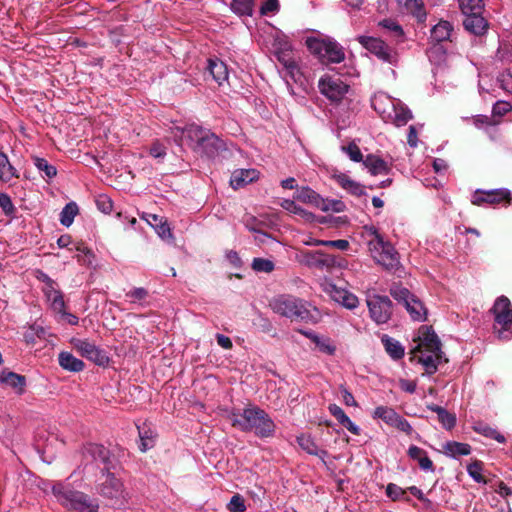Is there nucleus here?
I'll return each instance as SVG.
<instances>
[{
	"instance_id": "41",
	"label": "nucleus",
	"mask_w": 512,
	"mask_h": 512,
	"mask_svg": "<svg viewBox=\"0 0 512 512\" xmlns=\"http://www.w3.org/2000/svg\"><path fill=\"white\" fill-rule=\"evenodd\" d=\"M47 296L51 302V307L55 312L62 314L64 311H66L63 294L60 291L52 290L47 294Z\"/></svg>"
},
{
	"instance_id": "1",
	"label": "nucleus",
	"mask_w": 512,
	"mask_h": 512,
	"mask_svg": "<svg viewBox=\"0 0 512 512\" xmlns=\"http://www.w3.org/2000/svg\"><path fill=\"white\" fill-rule=\"evenodd\" d=\"M231 424L243 432H254L259 438L273 437L276 425L269 414L258 406H248L243 411H232Z\"/></svg>"
},
{
	"instance_id": "36",
	"label": "nucleus",
	"mask_w": 512,
	"mask_h": 512,
	"mask_svg": "<svg viewBox=\"0 0 512 512\" xmlns=\"http://www.w3.org/2000/svg\"><path fill=\"white\" fill-rule=\"evenodd\" d=\"M379 26L386 29L397 41H402L404 37L403 28L393 19H384L379 22Z\"/></svg>"
},
{
	"instance_id": "64",
	"label": "nucleus",
	"mask_w": 512,
	"mask_h": 512,
	"mask_svg": "<svg viewBox=\"0 0 512 512\" xmlns=\"http://www.w3.org/2000/svg\"><path fill=\"white\" fill-rule=\"evenodd\" d=\"M148 296V291L145 288L139 287L126 293V297L131 298L133 301L143 300Z\"/></svg>"
},
{
	"instance_id": "48",
	"label": "nucleus",
	"mask_w": 512,
	"mask_h": 512,
	"mask_svg": "<svg viewBox=\"0 0 512 512\" xmlns=\"http://www.w3.org/2000/svg\"><path fill=\"white\" fill-rule=\"evenodd\" d=\"M318 208L324 212L331 210L333 212L339 213V212H343L345 210L346 206H345L344 202L341 200H336V199L325 200V199H323V203H321V205H319Z\"/></svg>"
},
{
	"instance_id": "3",
	"label": "nucleus",
	"mask_w": 512,
	"mask_h": 512,
	"mask_svg": "<svg viewBox=\"0 0 512 512\" xmlns=\"http://www.w3.org/2000/svg\"><path fill=\"white\" fill-rule=\"evenodd\" d=\"M52 492L57 501L64 507L75 512H98L99 503L96 498L74 490L69 485L57 483L53 485Z\"/></svg>"
},
{
	"instance_id": "26",
	"label": "nucleus",
	"mask_w": 512,
	"mask_h": 512,
	"mask_svg": "<svg viewBox=\"0 0 512 512\" xmlns=\"http://www.w3.org/2000/svg\"><path fill=\"white\" fill-rule=\"evenodd\" d=\"M410 317L414 321H425L427 316L426 308L423 303L414 295L404 305Z\"/></svg>"
},
{
	"instance_id": "55",
	"label": "nucleus",
	"mask_w": 512,
	"mask_h": 512,
	"mask_svg": "<svg viewBox=\"0 0 512 512\" xmlns=\"http://www.w3.org/2000/svg\"><path fill=\"white\" fill-rule=\"evenodd\" d=\"M412 118L411 112L407 108L395 109L394 123L397 126H403Z\"/></svg>"
},
{
	"instance_id": "21",
	"label": "nucleus",
	"mask_w": 512,
	"mask_h": 512,
	"mask_svg": "<svg viewBox=\"0 0 512 512\" xmlns=\"http://www.w3.org/2000/svg\"><path fill=\"white\" fill-rule=\"evenodd\" d=\"M336 182L347 192L355 196L365 195V187L360 183L352 180L348 175L339 173L333 175Z\"/></svg>"
},
{
	"instance_id": "62",
	"label": "nucleus",
	"mask_w": 512,
	"mask_h": 512,
	"mask_svg": "<svg viewBox=\"0 0 512 512\" xmlns=\"http://www.w3.org/2000/svg\"><path fill=\"white\" fill-rule=\"evenodd\" d=\"M316 346L319 348L320 351L328 354L333 355L336 351V347L331 344V342L327 340H322L320 337L318 338V343H315Z\"/></svg>"
},
{
	"instance_id": "17",
	"label": "nucleus",
	"mask_w": 512,
	"mask_h": 512,
	"mask_svg": "<svg viewBox=\"0 0 512 512\" xmlns=\"http://www.w3.org/2000/svg\"><path fill=\"white\" fill-rule=\"evenodd\" d=\"M463 14L465 15V18L463 19V26L467 31L475 35H482L486 31L488 23L482 17V13H477V11H473L471 13Z\"/></svg>"
},
{
	"instance_id": "49",
	"label": "nucleus",
	"mask_w": 512,
	"mask_h": 512,
	"mask_svg": "<svg viewBox=\"0 0 512 512\" xmlns=\"http://www.w3.org/2000/svg\"><path fill=\"white\" fill-rule=\"evenodd\" d=\"M405 6L417 18L426 17L422 0H405Z\"/></svg>"
},
{
	"instance_id": "2",
	"label": "nucleus",
	"mask_w": 512,
	"mask_h": 512,
	"mask_svg": "<svg viewBox=\"0 0 512 512\" xmlns=\"http://www.w3.org/2000/svg\"><path fill=\"white\" fill-rule=\"evenodd\" d=\"M270 306L272 310L292 321H301L307 324H316L321 320L319 309L309 302L290 295L275 298Z\"/></svg>"
},
{
	"instance_id": "19",
	"label": "nucleus",
	"mask_w": 512,
	"mask_h": 512,
	"mask_svg": "<svg viewBox=\"0 0 512 512\" xmlns=\"http://www.w3.org/2000/svg\"><path fill=\"white\" fill-rule=\"evenodd\" d=\"M259 177V172L255 169H238L235 170L230 178V184L234 189L243 187Z\"/></svg>"
},
{
	"instance_id": "53",
	"label": "nucleus",
	"mask_w": 512,
	"mask_h": 512,
	"mask_svg": "<svg viewBox=\"0 0 512 512\" xmlns=\"http://www.w3.org/2000/svg\"><path fill=\"white\" fill-rule=\"evenodd\" d=\"M421 353L422 355L419 357V362L425 367L429 374H434L437 371V364L433 354H425L423 351Z\"/></svg>"
},
{
	"instance_id": "47",
	"label": "nucleus",
	"mask_w": 512,
	"mask_h": 512,
	"mask_svg": "<svg viewBox=\"0 0 512 512\" xmlns=\"http://www.w3.org/2000/svg\"><path fill=\"white\" fill-rule=\"evenodd\" d=\"M364 236L367 240L368 249L372 248L377 240H384L383 236L379 233L378 229L373 225H366L363 227Z\"/></svg>"
},
{
	"instance_id": "18",
	"label": "nucleus",
	"mask_w": 512,
	"mask_h": 512,
	"mask_svg": "<svg viewBox=\"0 0 512 512\" xmlns=\"http://www.w3.org/2000/svg\"><path fill=\"white\" fill-rule=\"evenodd\" d=\"M364 166L371 175H386L390 172L391 166L380 156L368 154L363 160Z\"/></svg>"
},
{
	"instance_id": "22",
	"label": "nucleus",
	"mask_w": 512,
	"mask_h": 512,
	"mask_svg": "<svg viewBox=\"0 0 512 512\" xmlns=\"http://www.w3.org/2000/svg\"><path fill=\"white\" fill-rule=\"evenodd\" d=\"M207 70L213 77V79L219 84L222 85L224 81L228 79V69L226 64L218 58L208 59Z\"/></svg>"
},
{
	"instance_id": "13",
	"label": "nucleus",
	"mask_w": 512,
	"mask_h": 512,
	"mask_svg": "<svg viewBox=\"0 0 512 512\" xmlns=\"http://www.w3.org/2000/svg\"><path fill=\"white\" fill-rule=\"evenodd\" d=\"M371 318L377 324L388 322L392 315V301L388 296L374 295L367 300Z\"/></svg>"
},
{
	"instance_id": "40",
	"label": "nucleus",
	"mask_w": 512,
	"mask_h": 512,
	"mask_svg": "<svg viewBox=\"0 0 512 512\" xmlns=\"http://www.w3.org/2000/svg\"><path fill=\"white\" fill-rule=\"evenodd\" d=\"M281 207L293 214L305 218L306 220H311L314 217V215L311 212L304 210L302 207L298 206L293 200H283V202L281 203Z\"/></svg>"
},
{
	"instance_id": "14",
	"label": "nucleus",
	"mask_w": 512,
	"mask_h": 512,
	"mask_svg": "<svg viewBox=\"0 0 512 512\" xmlns=\"http://www.w3.org/2000/svg\"><path fill=\"white\" fill-rule=\"evenodd\" d=\"M319 89L331 101L339 102L348 92L349 85L339 78L325 77L319 80Z\"/></svg>"
},
{
	"instance_id": "29",
	"label": "nucleus",
	"mask_w": 512,
	"mask_h": 512,
	"mask_svg": "<svg viewBox=\"0 0 512 512\" xmlns=\"http://www.w3.org/2000/svg\"><path fill=\"white\" fill-rule=\"evenodd\" d=\"M443 453L453 458L466 456L471 453V446L467 443L448 441L443 445Z\"/></svg>"
},
{
	"instance_id": "20",
	"label": "nucleus",
	"mask_w": 512,
	"mask_h": 512,
	"mask_svg": "<svg viewBox=\"0 0 512 512\" xmlns=\"http://www.w3.org/2000/svg\"><path fill=\"white\" fill-rule=\"evenodd\" d=\"M0 382L13 388L17 394L21 395L25 391L26 378L23 375L14 373L12 371H2L0 375Z\"/></svg>"
},
{
	"instance_id": "46",
	"label": "nucleus",
	"mask_w": 512,
	"mask_h": 512,
	"mask_svg": "<svg viewBox=\"0 0 512 512\" xmlns=\"http://www.w3.org/2000/svg\"><path fill=\"white\" fill-rule=\"evenodd\" d=\"M251 266L254 271L264 273H271L275 268L271 260L264 258H254Z\"/></svg>"
},
{
	"instance_id": "15",
	"label": "nucleus",
	"mask_w": 512,
	"mask_h": 512,
	"mask_svg": "<svg viewBox=\"0 0 512 512\" xmlns=\"http://www.w3.org/2000/svg\"><path fill=\"white\" fill-rule=\"evenodd\" d=\"M511 194L507 189L476 190L472 195L471 203L476 206L483 204L495 205L501 202L510 203Z\"/></svg>"
},
{
	"instance_id": "25",
	"label": "nucleus",
	"mask_w": 512,
	"mask_h": 512,
	"mask_svg": "<svg viewBox=\"0 0 512 512\" xmlns=\"http://www.w3.org/2000/svg\"><path fill=\"white\" fill-rule=\"evenodd\" d=\"M58 362L64 370L70 372H80L85 367L81 359L76 358L72 353L66 351L59 353Z\"/></svg>"
},
{
	"instance_id": "12",
	"label": "nucleus",
	"mask_w": 512,
	"mask_h": 512,
	"mask_svg": "<svg viewBox=\"0 0 512 512\" xmlns=\"http://www.w3.org/2000/svg\"><path fill=\"white\" fill-rule=\"evenodd\" d=\"M97 492L104 498L119 501L123 496V483L115 476L114 471L101 473Z\"/></svg>"
},
{
	"instance_id": "6",
	"label": "nucleus",
	"mask_w": 512,
	"mask_h": 512,
	"mask_svg": "<svg viewBox=\"0 0 512 512\" xmlns=\"http://www.w3.org/2000/svg\"><path fill=\"white\" fill-rule=\"evenodd\" d=\"M369 252L376 263L385 270L396 273L401 268L399 254L389 241L377 240Z\"/></svg>"
},
{
	"instance_id": "39",
	"label": "nucleus",
	"mask_w": 512,
	"mask_h": 512,
	"mask_svg": "<svg viewBox=\"0 0 512 512\" xmlns=\"http://www.w3.org/2000/svg\"><path fill=\"white\" fill-rule=\"evenodd\" d=\"M253 0H232L231 8L239 15L251 16L253 12Z\"/></svg>"
},
{
	"instance_id": "38",
	"label": "nucleus",
	"mask_w": 512,
	"mask_h": 512,
	"mask_svg": "<svg viewBox=\"0 0 512 512\" xmlns=\"http://www.w3.org/2000/svg\"><path fill=\"white\" fill-rule=\"evenodd\" d=\"M390 295L400 304L404 305L412 296H414L407 288L398 284H392L389 289Z\"/></svg>"
},
{
	"instance_id": "52",
	"label": "nucleus",
	"mask_w": 512,
	"mask_h": 512,
	"mask_svg": "<svg viewBox=\"0 0 512 512\" xmlns=\"http://www.w3.org/2000/svg\"><path fill=\"white\" fill-rule=\"evenodd\" d=\"M227 509L230 512H244L246 511L245 500L240 494H235L227 504Z\"/></svg>"
},
{
	"instance_id": "28",
	"label": "nucleus",
	"mask_w": 512,
	"mask_h": 512,
	"mask_svg": "<svg viewBox=\"0 0 512 512\" xmlns=\"http://www.w3.org/2000/svg\"><path fill=\"white\" fill-rule=\"evenodd\" d=\"M297 443L301 449L310 455L319 456L321 458H324L327 455V451L320 450L310 435L301 434L297 437Z\"/></svg>"
},
{
	"instance_id": "34",
	"label": "nucleus",
	"mask_w": 512,
	"mask_h": 512,
	"mask_svg": "<svg viewBox=\"0 0 512 512\" xmlns=\"http://www.w3.org/2000/svg\"><path fill=\"white\" fill-rule=\"evenodd\" d=\"M78 212L79 208L75 202L67 203L60 213V223L65 227H69Z\"/></svg>"
},
{
	"instance_id": "4",
	"label": "nucleus",
	"mask_w": 512,
	"mask_h": 512,
	"mask_svg": "<svg viewBox=\"0 0 512 512\" xmlns=\"http://www.w3.org/2000/svg\"><path fill=\"white\" fill-rule=\"evenodd\" d=\"M185 134L192 149L209 158L214 157L219 150L223 149L224 143L217 135L198 125L187 127Z\"/></svg>"
},
{
	"instance_id": "56",
	"label": "nucleus",
	"mask_w": 512,
	"mask_h": 512,
	"mask_svg": "<svg viewBox=\"0 0 512 512\" xmlns=\"http://www.w3.org/2000/svg\"><path fill=\"white\" fill-rule=\"evenodd\" d=\"M315 244H316V246L323 245V246L336 248V249H339L342 251L347 250L350 245L349 241H347L345 239L316 241Z\"/></svg>"
},
{
	"instance_id": "58",
	"label": "nucleus",
	"mask_w": 512,
	"mask_h": 512,
	"mask_svg": "<svg viewBox=\"0 0 512 512\" xmlns=\"http://www.w3.org/2000/svg\"><path fill=\"white\" fill-rule=\"evenodd\" d=\"M511 110H512V105L509 102L498 101L493 105L492 115L501 117Z\"/></svg>"
},
{
	"instance_id": "31",
	"label": "nucleus",
	"mask_w": 512,
	"mask_h": 512,
	"mask_svg": "<svg viewBox=\"0 0 512 512\" xmlns=\"http://www.w3.org/2000/svg\"><path fill=\"white\" fill-rule=\"evenodd\" d=\"M381 340L386 352L394 360H399L404 356V348L402 347L399 341L389 337L388 335H383Z\"/></svg>"
},
{
	"instance_id": "33",
	"label": "nucleus",
	"mask_w": 512,
	"mask_h": 512,
	"mask_svg": "<svg viewBox=\"0 0 512 512\" xmlns=\"http://www.w3.org/2000/svg\"><path fill=\"white\" fill-rule=\"evenodd\" d=\"M473 429L476 433L491 439H495L499 443L506 442V438L504 437V435H502L496 429L492 428L486 423L479 422L473 427Z\"/></svg>"
},
{
	"instance_id": "11",
	"label": "nucleus",
	"mask_w": 512,
	"mask_h": 512,
	"mask_svg": "<svg viewBox=\"0 0 512 512\" xmlns=\"http://www.w3.org/2000/svg\"><path fill=\"white\" fill-rule=\"evenodd\" d=\"M73 347L79 352L82 357H85L94 364L102 367L109 365L110 358L106 351L100 349L92 342L86 339L73 338L71 340Z\"/></svg>"
},
{
	"instance_id": "30",
	"label": "nucleus",
	"mask_w": 512,
	"mask_h": 512,
	"mask_svg": "<svg viewBox=\"0 0 512 512\" xmlns=\"http://www.w3.org/2000/svg\"><path fill=\"white\" fill-rule=\"evenodd\" d=\"M16 168L10 163L7 155L0 151V181L9 182L12 178H18Z\"/></svg>"
},
{
	"instance_id": "57",
	"label": "nucleus",
	"mask_w": 512,
	"mask_h": 512,
	"mask_svg": "<svg viewBox=\"0 0 512 512\" xmlns=\"http://www.w3.org/2000/svg\"><path fill=\"white\" fill-rule=\"evenodd\" d=\"M316 268H331L335 265V258L332 255L319 251Z\"/></svg>"
},
{
	"instance_id": "61",
	"label": "nucleus",
	"mask_w": 512,
	"mask_h": 512,
	"mask_svg": "<svg viewBox=\"0 0 512 512\" xmlns=\"http://www.w3.org/2000/svg\"><path fill=\"white\" fill-rule=\"evenodd\" d=\"M340 304H342L345 308L354 309L358 305V298L354 294L347 291L343 296Z\"/></svg>"
},
{
	"instance_id": "7",
	"label": "nucleus",
	"mask_w": 512,
	"mask_h": 512,
	"mask_svg": "<svg viewBox=\"0 0 512 512\" xmlns=\"http://www.w3.org/2000/svg\"><path fill=\"white\" fill-rule=\"evenodd\" d=\"M495 323L501 326L498 330L499 339H509L512 335V305L506 296L498 297L490 310Z\"/></svg>"
},
{
	"instance_id": "9",
	"label": "nucleus",
	"mask_w": 512,
	"mask_h": 512,
	"mask_svg": "<svg viewBox=\"0 0 512 512\" xmlns=\"http://www.w3.org/2000/svg\"><path fill=\"white\" fill-rule=\"evenodd\" d=\"M274 55L284 66L287 74L294 82L301 80L302 73L297 62V57L287 41H279L274 45Z\"/></svg>"
},
{
	"instance_id": "43",
	"label": "nucleus",
	"mask_w": 512,
	"mask_h": 512,
	"mask_svg": "<svg viewBox=\"0 0 512 512\" xmlns=\"http://www.w3.org/2000/svg\"><path fill=\"white\" fill-rule=\"evenodd\" d=\"M34 165L36 168L45 174L48 178H53L57 175V169L54 165L48 163V161L41 157H33Z\"/></svg>"
},
{
	"instance_id": "10",
	"label": "nucleus",
	"mask_w": 512,
	"mask_h": 512,
	"mask_svg": "<svg viewBox=\"0 0 512 512\" xmlns=\"http://www.w3.org/2000/svg\"><path fill=\"white\" fill-rule=\"evenodd\" d=\"M358 42L379 60L396 65L398 62L397 52L380 38L359 36Z\"/></svg>"
},
{
	"instance_id": "23",
	"label": "nucleus",
	"mask_w": 512,
	"mask_h": 512,
	"mask_svg": "<svg viewBox=\"0 0 512 512\" xmlns=\"http://www.w3.org/2000/svg\"><path fill=\"white\" fill-rule=\"evenodd\" d=\"M408 456L418 461V464L422 470L425 471H434L435 467L432 460L428 457L427 452L422 448L411 445L407 451Z\"/></svg>"
},
{
	"instance_id": "59",
	"label": "nucleus",
	"mask_w": 512,
	"mask_h": 512,
	"mask_svg": "<svg viewBox=\"0 0 512 512\" xmlns=\"http://www.w3.org/2000/svg\"><path fill=\"white\" fill-rule=\"evenodd\" d=\"M391 426L397 428L400 431L405 432L408 435H410L413 431L410 423L405 418L400 416L399 414H397L396 420L393 421Z\"/></svg>"
},
{
	"instance_id": "60",
	"label": "nucleus",
	"mask_w": 512,
	"mask_h": 512,
	"mask_svg": "<svg viewBox=\"0 0 512 512\" xmlns=\"http://www.w3.org/2000/svg\"><path fill=\"white\" fill-rule=\"evenodd\" d=\"M279 10V1L278 0H266L261 8L260 13L261 15H267L269 13H275Z\"/></svg>"
},
{
	"instance_id": "8",
	"label": "nucleus",
	"mask_w": 512,
	"mask_h": 512,
	"mask_svg": "<svg viewBox=\"0 0 512 512\" xmlns=\"http://www.w3.org/2000/svg\"><path fill=\"white\" fill-rule=\"evenodd\" d=\"M82 455L84 459L101 463V473L115 471L118 466V461L112 455L110 450L102 444L87 443L82 448Z\"/></svg>"
},
{
	"instance_id": "35",
	"label": "nucleus",
	"mask_w": 512,
	"mask_h": 512,
	"mask_svg": "<svg viewBox=\"0 0 512 512\" xmlns=\"http://www.w3.org/2000/svg\"><path fill=\"white\" fill-rule=\"evenodd\" d=\"M397 412L387 406H378L375 408L373 412V418L374 419H381L388 425H392L393 421L396 420Z\"/></svg>"
},
{
	"instance_id": "63",
	"label": "nucleus",
	"mask_w": 512,
	"mask_h": 512,
	"mask_svg": "<svg viewBox=\"0 0 512 512\" xmlns=\"http://www.w3.org/2000/svg\"><path fill=\"white\" fill-rule=\"evenodd\" d=\"M149 153L154 158H163L166 155V148L156 141L151 145Z\"/></svg>"
},
{
	"instance_id": "44",
	"label": "nucleus",
	"mask_w": 512,
	"mask_h": 512,
	"mask_svg": "<svg viewBox=\"0 0 512 512\" xmlns=\"http://www.w3.org/2000/svg\"><path fill=\"white\" fill-rule=\"evenodd\" d=\"M318 255H319V251L299 250V252L296 255V258L299 260V262H301L309 267L316 268Z\"/></svg>"
},
{
	"instance_id": "27",
	"label": "nucleus",
	"mask_w": 512,
	"mask_h": 512,
	"mask_svg": "<svg viewBox=\"0 0 512 512\" xmlns=\"http://www.w3.org/2000/svg\"><path fill=\"white\" fill-rule=\"evenodd\" d=\"M427 409L437 414V419L447 430H451L456 425V416L453 413L448 412L445 408L436 404H428Z\"/></svg>"
},
{
	"instance_id": "54",
	"label": "nucleus",
	"mask_w": 512,
	"mask_h": 512,
	"mask_svg": "<svg viewBox=\"0 0 512 512\" xmlns=\"http://www.w3.org/2000/svg\"><path fill=\"white\" fill-rule=\"evenodd\" d=\"M0 208L6 216H12L16 212V208L10 196L6 193H1Z\"/></svg>"
},
{
	"instance_id": "16",
	"label": "nucleus",
	"mask_w": 512,
	"mask_h": 512,
	"mask_svg": "<svg viewBox=\"0 0 512 512\" xmlns=\"http://www.w3.org/2000/svg\"><path fill=\"white\" fill-rule=\"evenodd\" d=\"M419 340L420 343L412 350V353L422 352V347H425L426 351H438L440 352L441 342L431 326H421L419 329Z\"/></svg>"
},
{
	"instance_id": "24",
	"label": "nucleus",
	"mask_w": 512,
	"mask_h": 512,
	"mask_svg": "<svg viewBox=\"0 0 512 512\" xmlns=\"http://www.w3.org/2000/svg\"><path fill=\"white\" fill-rule=\"evenodd\" d=\"M453 31V26L450 22L445 20H440L431 30V40L437 44L449 41L451 37V33Z\"/></svg>"
},
{
	"instance_id": "42",
	"label": "nucleus",
	"mask_w": 512,
	"mask_h": 512,
	"mask_svg": "<svg viewBox=\"0 0 512 512\" xmlns=\"http://www.w3.org/2000/svg\"><path fill=\"white\" fill-rule=\"evenodd\" d=\"M483 463L480 460H474L467 466L468 474L473 478V480L477 483H487V480L482 475Z\"/></svg>"
},
{
	"instance_id": "37",
	"label": "nucleus",
	"mask_w": 512,
	"mask_h": 512,
	"mask_svg": "<svg viewBox=\"0 0 512 512\" xmlns=\"http://www.w3.org/2000/svg\"><path fill=\"white\" fill-rule=\"evenodd\" d=\"M386 495L392 500V501H399L402 500L404 502H411V498L407 496V490L402 489L398 485L394 483H389L386 487Z\"/></svg>"
},
{
	"instance_id": "50",
	"label": "nucleus",
	"mask_w": 512,
	"mask_h": 512,
	"mask_svg": "<svg viewBox=\"0 0 512 512\" xmlns=\"http://www.w3.org/2000/svg\"><path fill=\"white\" fill-rule=\"evenodd\" d=\"M96 206L104 214H109L113 209V202L106 194H100L95 199Z\"/></svg>"
},
{
	"instance_id": "32",
	"label": "nucleus",
	"mask_w": 512,
	"mask_h": 512,
	"mask_svg": "<svg viewBox=\"0 0 512 512\" xmlns=\"http://www.w3.org/2000/svg\"><path fill=\"white\" fill-rule=\"evenodd\" d=\"M295 198L301 202L313 204L316 207H319V205L323 203V198L309 187H302L297 190Z\"/></svg>"
},
{
	"instance_id": "45",
	"label": "nucleus",
	"mask_w": 512,
	"mask_h": 512,
	"mask_svg": "<svg viewBox=\"0 0 512 512\" xmlns=\"http://www.w3.org/2000/svg\"><path fill=\"white\" fill-rule=\"evenodd\" d=\"M458 2L462 13H471L473 11L482 13L484 7L482 0H458Z\"/></svg>"
},
{
	"instance_id": "5",
	"label": "nucleus",
	"mask_w": 512,
	"mask_h": 512,
	"mask_svg": "<svg viewBox=\"0 0 512 512\" xmlns=\"http://www.w3.org/2000/svg\"><path fill=\"white\" fill-rule=\"evenodd\" d=\"M306 45L322 64L340 63L345 59L343 48L335 41L308 38Z\"/></svg>"
},
{
	"instance_id": "51",
	"label": "nucleus",
	"mask_w": 512,
	"mask_h": 512,
	"mask_svg": "<svg viewBox=\"0 0 512 512\" xmlns=\"http://www.w3.org/2000/svg\"><path fill=\"white\" fill-rule=\"evenodd\" d=\"M342 150L349 156L354 162H363V155L357 144L354 142L349 143L346 146H342Z\"/></svg>"
}]
</instances>
